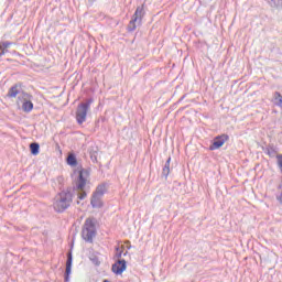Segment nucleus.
I'll return each instance as SVG.
<instances>
[{
    "instance_id": "423d86ee",
    "label": "nucleus",
    "mask_w": 282,
    "mask_h": 282,
    "mask_svg": "<svg viewBox=\"0 0 282 282\" xmlns=\"http://www.w3.org/2000/svg\"><path fill=\"white\" fill-rule=\"evenodd\" d=\"M226 140H228V135L223 134L220 137H216L213 143L209 145V151H217V149H221L224 144H226Z\"/></svg>"
},
{
    "instance_id": "f8f14e48",
    "label": "nucleus",
    "mask_w": 282,
    "mask_h": 282,
    "mask_svg": "<svg viewBox=\"0 0 282 282\" xmlns=\"http://www.w3.org/2000/svg\"><path fill=\"white\" fill-rule=\"evenodd\" d=\"M140 20H137L135 18H132L131 21L128 24V32H135L138 25H140Z\"/></svg>"
},
{
    "instance_id": "f257e3e1",
    "label": "nucleus",
    "mask_w": 282,
    "mask_h": 282,
    "mask_svg": "<svg viewBox=\"0 0 282 282\" xmlns=\"http://www.w3.org/2000/svg\"><path fill=\"white\" fill-rule=\"evenodd\" d=\"M73 199L74 194L69 191L61 192L53 203L54 210H56V213H65V210L72 206Z\"/></svg>"
},
{
    "instance_id": "5701e85b",
    "label": "nucleus",
    "mask_w": 282,
    "mask_h": 282,
    "mask_svg": "<svg viewBox=\"0 0 282 282\" xmlns=\"http://www.w3.org/2000/svg\"><path fill=\"white\" fill-rule=\"evenodd\" d=\"M102 282H110L109 280H104Z\"/></svg>"
},
{
    "instance_id": "a211bd4d",
    "label": "nucleus",
    "mask_w": 282,
    "mask_h": 282,
    "mask_svg": "<svg viewBox=\"0 0 282 282\" xmlns=\"http://www.w3.org/2000/svg\"><path fill=\"white\" fill-rule=\"evenodd\" d=\"M30 149H31V153L32 155H39V151L41 149V145H39V143L33 142L30 144Z\"/></svg>"
},
{
    "instance_id": "f03ea898",
    "label": "nucleus",
    "mask_w": 282,
    "mask_h": 282,
    "mask_svg": "<svg viewBox=\"0 0 282 282\" xmlns=\"http://www.w3.org/2000/svg\"><path fill=\"white\" fill-rule=\"evenodd\" d=\"M96 224H98V219L95 217H89L85 220L84 228L82 230L84 241H87L88 243L94 241V237H96Z\"/></svg>"
},
{
    "instance_id": "9d476101",
    "label": "nucleus",
    "mask_w": 282,
    "mask_h": 282,
    "mask_svg": "<svg viewBox=\"0 0 282 282\" xmlns=\"http://www.w3.org/2000/svg\"><path fill=\"white\" fill-rule=\"evenodd\" d=\"M144 4L141 7H138L134 14L132 15V18L137 19V21H139V23H142V19H144Z\"/></svg>"
},
{
    "instance_id": "412c9836",
    "label": "nucleus",
    "mask_w": 282,
    "mask_h": 282,
    "mask_svg": "<svg viewBox=\"0 0 282 282\" xmlns=\"http://www.w3.org/2000/svg\"><path fill=\"white\" fill-rule=\"evenodd\" d=\"M116 250H117L116 257L117 259H120L122 257V250H120V247H117Z\"/></svg>"
},
{
    "instance_id": "1a4fd4ad",
    "label": "nucleus",
    "mask_w": 282,
    "mask_h": 282,
    "mask_svg": "<svg viewBox=\"0 0 282 282\" xmlns=\"http://www.w3.org/2000/svg\"><path fill=\"white\" fill-rule=\"evenodd\" d=\"M90 204L93 208H102V196H99L98 194H93Z\"/></svg>"
},
{
    "instance_id": "4be33fe9",
    "label": "nucleus",
    "mask_w": 282,
    "mask_h": 282,
    "mask_svg": "<svg viewBox=\"0 0 282 282\" xmlns=\"http://www.w3.org/2000/svg\"><path fill=\"white\" fill-rule=\"evenodd\" d=\"M272 152H270V149H268V154L270 155Z\"/></svg>"
},
{
    "instance_id": "f3484780",
    "label": "nucleus",
    "mask_w": 282,
    "mask_h": 282,
    "mask_svg": "<svg viewBox=\"0 0 282 282\" xmlns=\"http://www.w3.org/2000/svg\"><path fill=\"white\" fill-rule=\"evenodd\" d=\"M66 162L69 166H76L78 164V161L76 160V155L75 154H68Z\"/></svg>"
},
{
    "instance_id": "9b49d317",
    "label": "nucleus",
    "mask_w": 282,
    "mask_h": 282,
    "mask_svg": "<svg viewBox=\"0 0 282 282\" xmlns=\"http://www.w3.org/2000/svg\"><path fill=\"white\" fill-rule=\"evenodd\" d=\"M21 87L19 85L12 86L8 91L9 98H17V96H21Z\"/></svg>"
},
{
    "instance_id": "6ab92c4d",
    "label": "nucleus",
    "mask_w": 282,
    "mask_h": 282,
    "mask_svg": "<svg viewBox=\"0 0 282 282\" xmlns=\"http://www.w3.org/2000/svg\"><path fill=\"white\" fill-rule=\"evenodd\" d=\"M268 2L271 8H280V6H282V0H268Z\"/></svg>"
},
{
    "instance_id": "aec40b11",
    "label": "nucleus",
    "mask_w": 282,
    "mask_h": 282,
    "mask_svg": "<svg viewBox=\"0 0 282 282\" xmlns=\"http://www.w3.org/2000/svg\"><path fill=\"white\" fill-rule=\"evenodd\" d=\"M90 261L94 263V265H100V260H98V257L90 258Z\"/></svg>"
},
{
    "instance_id": "2eb2a0df",
    "label": "nucleus",
    "mask_w": 282,
    "mask_h": 282,
    "mask_svg": "<svg viewBox=\"0 0 282 282\" xmlns=\"http://www.w3.org/2000/svg\"><path fill=\"white\" fill-rule=\"evenodd\" d=\"M88 152L91 162H98V148H89Z\"/></svg>"
},
{
    "instance_id": "7ed1b4c3",
    "label": "nucleus",
    "mask_w": 282,
    "mask_h": 282,
    "mask_svg": "<svg viewBox=\"0 0 282 282\" xmlns=\"http://www.w3.org/2000/svg\"><path fill=\"white\" fill-rule=\"evenodd\" d=\"M87 180H89V171H79V175L76 181V189L78 191L77 199H85V197H87V192H85V186H87Z\"/></svg>"
},
{
    "instance_id": "20e7f679",
    "label": "nucleus",
    "mask_w": 282,
    "mask_h": 282,
    "mask_svg": "<svg viewBox=\"0 0 282 282\" xmlns=\"http://www.w3.org/2000/svg\"><path fill=\"white\" fill-rule=\"evenodd\" d=\"M93 102L94 100L88 99L85 102H80L77 106V109H76L77 123L83 124L84 122H87V112L89 111V109H91Z\"/></svg>"
},
{
    "instance_id": "39448f33",
    "label": "nucleus",
    "mask_w": 282,
    "mask_h": 282,
    "mask_svg": "<svg viewBox=\"0 0 282 282\" xmlns=\"http://www.w3.org/2000/svg\"><path fill=\"white\" fill-rule=\"evenodd\" d=\"M32 100H34V97L25 91H22L18 96V105L22 104V111H24V113H30L32 109H34Z\"/></svg>"
},
{
    "instance_id": "dca6fc26",
    "label": "nucleus",
    "mask_w": 282,
    "mask_h": 282,
    "mask_svg": "<svg viewBox=\"0 0 282 282\" xmlns=\"http://www.w3.org/2000/svg\"><path fill=\"white\" fill-rule=\"evenodd\" d=\"M12 45L11 42H3V43H0V56H3L7 52H8V48Z\"/></svg>"
},
{
    "instance_id": "6e6552de",
    "label": "nucleus",
    "mask_w": 282,
    "mask_h": 282,
    "mask_svg": "<svg viewBox=\"0 0 282 282\" xmlns=\"http://www.w3.org/2000/svg\"><path fill=\"white\" fill-rule=\"evenodd\" d=\"M74 261V258L72 256V251L67 253V260H66V270L64 274V281L69 282V274H72V263Z\"/></svg>"
},
{
    "instance_id": "0eeeda50",
    "label": "nucleus",
    "mask_w": 282,
    "mask_h": 282,
    "mask_svg": "<svg viewBox=\"0 0 282 282\" xmlns=\"http://www.w3.org/2000/svg\"><path fill=\"white\" fill-rule=\"evenodd\" d=\"M115 274H122L127 270V261L124 259L118 260L111 268Z\"/></svg>"
},
{
    "instance_id": "ddd939ff",
    "label": "nucleus",
    "mask_w": 282,
    "mask_h": 282,
    "mask_svg": "<svg viewBox=\"0 0 282 282\" xmlns=\"http://www.w3.org/2000/svg\"><path fill=\"white\" fill-rule=\"evenodd\" d=\"M169 173H171V158H169L163 166L162 175L163 177H169Z\"/></svg>"
},
{
    "instance_id": "4468645a",
    "label": "nucleus",
    "mask_w": 282,
    "mask_h": 282,
    "mask_svg": "<svg viewBox=\"0 0 282 282\" xmlns=\"http://www.w3.org/2000/svg\"><path fill=\"white\" fill-rule=\"evenodd\" d=\"M105 193H107V184L97 186L96 191L94 192L95 195H99L100 197H104Z\"/></svg>"
}]
</instances>
